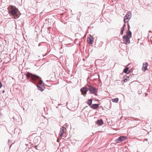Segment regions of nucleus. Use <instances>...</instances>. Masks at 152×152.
<instances>
[{
  "label": "nucleus",
  "instance_id": "6ab92c4d",
  "mask_svg": "<svg viewBox=\"0 0 152 152\" xmlns=\"http://www.w3.org/2000/svg\"><path fill=\"white\" fill-rule=\"evenodd\" d=\"M129 80V77H126V78L124 80V82H126Z\"/></svg>",
  "mask_w": 152,
  "mask_h": 152
},
{
  "label": "nucleus",
  "instance_id": "dca6fc26",
  "mask_svg": "<svg viewBox=\"0 0 152 152\" xmlns=\"http://www.w3.org/2000/svg\"><path fill=\"white\" fill-rule=\"evenodd\" d=\"M112 100L113 102L117 103L118 102V99L116 98L115 99H112Z\"/></svg>",
  "mask_w": 152,
  "mask_h": 152
},
{
  "label": "nucleus",
  "instance_id": "1a4fd4ad",
  "mask_svg": "<svg viewBox=\"0 0 152 152\" xmlns=\"http://www.w3.org/2000/svg\"><path fill=\"white\" fill-rule=\"evenodd\" d=\"M87 41L88 43L92 44L94 42L93 38L92 37H88L87 39Z\"/></svg>",
  "mask_w": 152,
  "mask_h": 152
},
{
  "label": "nucleus",
  "instance_id": "f257e3e1",
  "mask_svg": "<svg viewBox=\"0 0 152 152\" xmlns=\"http://www.w3.org/2000/svg\"><path fill=\"white\" fill-rule=\"evenodd\" d=\"M25 75L26 77L27 80H28L30 78L32 80L30 81L35 85H36V83H38L39 85H41L43 83V81L41 80V78L36 75L29 72H27L25 74Z\"/></svg>",
  "mask_w": 152,
  "mask_h": 152
},
{
  "label": "nucleus",
  "instance_id": "6e6552de",
  "mask_svg": "<svg viewBox=\"0 0 152 152\" xmlns=\"http://www.w3.org/2000/svg\"><path fill=\"white\" fill-rule=\"evenodd\" d=\"M148 63L147 62H145L143 64L142 67V70L145 72L147 69V67L148 66Z\"/></svg>",
  "mask_w": 152,
  "mask_h": 152
},
{
  "label": "nucleus",
  "instance_id": "4be33fe9",
  "mask_svg": "<svg viewBox=\"0 0 152 152\" xmlns=\"http://www.w3.org/2000/svg\"><path fill=\"white\" fill-rule=\"evenodd\" d=\"M2 92L3 93H4V90H3L2 91Z\"/></svg>",
  "mask_w": 152,
  "mask_h": 152
},
{
  "label": "nucleus",
  "instance_id": "2eb2a0df",
  "mask_svg": "<svg viewBox=\"0 0 152 152\" xmlns=\"http://www.w3.org/2000/svg\"><path fill=\"white\" fill-rule=\"evenodd\" d=\"M92 99H90L88 100L87 102V104L89 106L91 105L92 104Z\"/></svg>",
  "mask_w": 152,
  "mask_h": 152
},
{
  "label": "nucleus",
  "instance_id": "5701e85b",
  "mask_svg": "<svg viewBox=\"0 0 152 152\" xmlns=\"http://www.w3.org/2000/svg\"><path fill=\"white\" fill-rule=\"evenodd\" d=\"M40 45V44H39V45L38 46H39Z\"/></svg>",
  "mask_w": 152,
  "mask_h": 152
},
{
  "label": "nucleus",
  "instance_id": "9b49d317",
  "mask_svg": "<svg viewBox=\"0 0 152 152\" xmlns=\"http://www.w3.org/2000/svg\"><path fill=\"white\" fill-rule=\"evenodd\" d=\"M96 123L98 125L101 126L103 124V121L102 119L99 120H98L97 121Z\"/></svg>",
  "mask_w": 152,
  "mask_h": 152
},
{
  "label": "nucleus",
  "instance_id": "4468645a",
  "mask_svg": "<svg viewBox=\"0 0 152 152\" xmlns=\"http://www.w3.org/2000/svg\"><path fill=\"white\" fill-rule=\"evenodd\" d=\"M8 10H17L15 7L12 5L8 7Z\"/></svg>",
  "mask_w": 152,
  "mask_h": 152
},
{
  "label": "nucleus",
  "instance_id": "423d86ee",
  "mask_svg": "<svg viewBox=\"0 0 152 152\" xmlns=\"http://www.w3.org/2000/svg\"><path fill=\"white\" fill-rule=\"evenodd\" d=\"M88 90V88L86 86H85L84 87L80 89V91L82 93V94L84 96H86L87 94V92Z\"/></svg>",
  "mask_w": 152,
  "mask_h": 152
},
{
  "label": "nucleus",
  "instance_id": "9d476101",
  "mask_svg": "<svg viewBox=\"0 0 152 152\" xmlns=\"http://www.w3.org/2000/svg\"><path fill=\"white\" fill-rule=\"evenodd\" d=\"M99 106V104H93L91 106V107L93 109H96Z\"/></svg>",
  "mask_w": 152,
  "mask_h": 152
},
{
  "label": "nucleus",
  "instance_id": "0eeeda50",
  "mask_svg": "<svg viewBox=\"0 0 152 152\" xmlns=\"http://www.w3.org/2000/svg\"><path fill=\"white\" fill-rule=\"evenodd\" d=\"M126 139L127 137L126 136H121L116 140L115 141L117 143H120L125 140Z\"/></svg>",
  "mask_w": 152,
  "mask_h": 152
},
{
  "label": "nucleus",
  "instance_id": "ddd939ff",
  "mask_svg": "<svg viewBox=\"0 0 152 152\" xmlns=\"http://www.w3.org/2000/svg\"><path fill=\"white\" fill-rule=\"evenodd\" d=\"M64 132V128L62 127L61 129V130L60 132L59 133V135L61 137H62L63 136V134Z\"/></svg>",
  "mask_w": 152,
  "mask_h": 152
},
{
  "label": "nucleus",
  "instance_id": "f3484780",
  "mask_svg": "<svg viewBox=\"0 0 152 152\" xmlns=\"http://www.w3.org/2000/svg\"><path fill=\"white\" fill-rule=\"evenodd\" d=\"M129 68L128 67H127L126 68H125V69H124V72L128 74L129 72H128V70H129Z\"/></svg>",
  "mask_w": 152,
  "mask_h": 152
},
{
  "label": "nucleus",
  "instance_id": "412c9836",
  "mask_svg": "<svg viewBox=\"0 0 152 152\" xmlns=\"http://www.w3.org/2000/svg\"><path fill=\"white\" fill-rule=\"evenodd\" d=\"M2 86V84L1 82H0V88H1Z\"/></svg>",
  "mask_w": 152,
  "mask_h": 152
},
{
  "label": "nucleus",
  "instance_id": "a211bd4d",
  "mask_svg": "<svg viewBox=\"0 0 152 152\" xmlns=\"http://www.w3.org/2000/svg\"><path fill=\"white\" fill-rule=\"evenodd\" d=\"M124 31V27L122 28H121V33H120V34H121V35H122L123 34V32Z\"/></svg>",
  "mask_w": 152,
  "mask_h": 152
},
{
  "label": "nucleus",
  "instance_id": "f03ea898",
  "mask_svg": "<svg viewBox=\"0 0 152 152\" xmlns=\"http://www.w3.org/2000/svg\"><path fill=\"white\" fill-rule=\"evenodd\" d=\"M132 37V33L129 30H128L126 35L123 37V41L125 43L127 44L130 43V38Z\"/></svg>",
  "mask_w": 152,
  "mask_h": 152
},
{
  "label": "nucleus",
  "instance_id": "7ed1b4c3",
  "mask_svg": "<svg viewBox=\"0 0 152 152\" xmlns=\"http://www.w3.org/2000/svg\"><path fill=\"white\" fill-rule=\"evenodd\" d=\"M87 86L88 87V90L90 94H93L96 96L98 95L97 93L98 90L96 88L88 85H87Z\"/></svg>",
  "mask_w": 152,
  "mask_h": 152
},
{
  "label": "nucleus",
  "instance_id": "20e7f679",
  "mask_svg": "<svg viewBox=\"0 0 152 152\" xmlns=\"http://www.w3.org/2000/svg\"><path fill=\"white\" fill-rule=\"evenodd\" d=\"M18 10H9L8 12L10 15L16 19L18 18L19 16V15L17 12Z\"/></svg>",
  "mask_w": 152,
  "mask_h": 152
},
{
  "label": "nucleus",
  "instance_id": "39448f33",
  "mask_svg": "<svg viewBox=\"0 0 152 152\" xmlns=\"http://www.w3.org/2000/svg\"><path fill=\"white\" fill-rule=\"evenodd\" d=\"M132 16L131 13L130 12H128L126 15L124 17V22L125 23L128 22L131 18Z\"/></svg>",
  "mask_w": 152,
  "mask_h": 152
},
{
  "label": "nucleus",
  "instance_id": "f8f14e48",
  "mask_svg": "<svg viewBox=\"0 0 152 152\" xmlns=\"http://www.w3.org/2000/svg\"><path fill=\"white\" fill-rule=\"evenodd\" d=\"M37 86L38 88V90L41 91H42L44 90V87L43 86H40L38 85H37Z\"/></svg>",
  "mask_w": 152,
  "mask_h": 152
},
{
  "label": "nucleus",
  "instance_id": "aec40b11",
  "mask_svg": "<svg viewBox=\"0 0 152 152\" xmlns=\"http://www.w3.org/2000/svg\"><path fill=\"white\" fill-rule=\"evenodd\" d=\"M11 142H12V141H11V140H8V142L10 144Z\"/></svg>",
  "mask_w": 152,
  "mask_h": 152
}]
</instances>
